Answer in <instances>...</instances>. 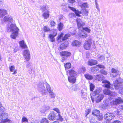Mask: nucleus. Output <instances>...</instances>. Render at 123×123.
<instances>
[{
	"instance_id": "nucleus-43",
	"label": "nucleus",
	"mask_w": 123,
	"mask_h": 123,
	"mask_svg": "<svg viewBox=\"0 0 123 123\" xmlns=\"http://www.w3.org/2000/svg\"><path fill=\"white\" fill-rule=\"evenodd\" d=\"M81 8H87V3H83L80 6Z\"/></svg>"
},
{
	"instance_id": "nucleus-56",
	"label": "nucleus",
	"mask_w": 123,
	"mask_h": 123,
	"mask_svg": "<svg viewBox=\"0 0 123 123\" xmlns=\"http://www.w3.org/2000/svg\"><path fill=\"white\" fill-rule=\"evenodd\" d=\"M51 95H52V96L51 97V98H52L55 97L54 95L53 94H51Z\"/></svg>"
},
{
	"instance_id": "nucleus-18",
	"label": "nucleus",
	"mask_w": 123,
	"mask_h": 123,
	"mask_svg": "<svg viewBox=\"0 0 123 123\" xmlns=\"http://www.w3.org/2000/svg\"><path fill=\"white\" fill-rule=\"evenodd\" d=\"M81 45V43L79 41L76 40H74L71 43V45L72 46L76 47H79Z\"/></svg>"
},
{
	"instance_id": "nucleus-58",
	"label": "nucleus",
	"mask_w": 123,
	"mask_h": 123,
	"mask_svg": "<svg viewBox=\"0 0 123 123\" xmlns=\"http://www.w3.org/2000/svg\"><path fill=\"white\" fill-rule=\"evenodd\" d=\"M74 86H76V87H77V85H73V87Z\"/></svg>"
},
{
	"instance_id": "nucleus-23",
	"label": "nucleus",
	"mask_w": 123,
	"mask_h": 123,
	"mask_svg": "<svg viewBox=\"0 0 123 123\" xmlns=\"http://www.w3.org/2000/svg\"><path fill=\"white\" fill-rule=\"evenodd\" d=\"M84 76L85 78L88 80H91L93 78V76L88 74H85Z\"/></svg>"
},
{
	"instance_id": "nucleus-54",
	"label": "nucleus",
	"mask_w": 123,
	"mask_h": 123,
	"mask_svg": "<svg viewBox=\"0 0 123 123\" xmlns=\"http://www.w3.org/2000/svg\"><path fill=\"white\" fill-rule=\"evenodd\" d=\"M88 13V11H86L85 12L84 14L86 16H87Z\"/></svg>"
},
{
	"instance_id": "nucleus-36",
	"label": "nucleus",
	"mask_w": 123,
	"mask_h": 123,
	"mask_svg": "<svg viewBox=\"0 0 123 123\" xmlns=\"http://www.w3.org/2000/svg\"><path fill=\"white\" fill-rule=\"evenodd\" d=\"M7 11L6 10H4L0 9V13L4 15H5L7 14Z\"/></svg>"
},
{
	"instance_id": "nucleus-34",
	"label": "nucleus",
	"mask_w": 123,
	"mask_h": 123,
	"mask_svg": "<svg viewBox=\"0 0 123 123\" xmlns=\"http://www.w3.org/2000/svg\"><path fill=\"white\" fill-rule=\"evenodd\" d=\"M111 72L113 73H115L116 74L115 76H114L115 77L116 76L118 75V74H117L119 72L116 69L114 68H112L111 69Z\"/></svg>"
},
{
	"instance_id": "nucleus-59",
	"label": "nucleus",
	"mask_w": 123,
	"mask_h": 123,
	"mask_svg": "<svg viewBox=\"0 0 123 123\" xmlns=\"http://www.w3.org/2000/svg\"><path fill=\"white\" fill-rule=\"evenodd\" d=\"M16 1H18V0H15Z\"/></svg>"
},
{
	"instance_id": "nucleus-40",
	"label": "nucleus",
	"mask_w": 123,
	"mask_h": 123,
	"mask_svg": "<svg viewBox=\"0 0 123 123\" xmlns=\"http://www.w3.org/2000/svg\"><path fill=\"white\" fill-rule=\"evenodd\" d=\"M82 29L88 33H89L91 31L90 29L87 27L83 28Z\"/></svg>"
},
{
	"instance_id": "nucleus-52",
	"label": "nucleus",
	"mask_w": 123,
	"mask_h": 123,
	"mask_svg": "<svg viewBox=\"0 0 123 123\" xmlns=\"http://www.w3.org/2000/svg\"><path fill=\"white\" fill-rule=\"evenodd\" d=\"M112 123H121V122L119 121L116 120L113 121Z\"/></svg>"
},
{
	"instance_id": "nucleus-6",
	"label": "nucleus",
	"mask_w": 123,
	"mask_h": 123,
	"mask_svg": "<svg viewBox=\"0 0 123 123\" xmlns=\"http://www.w3.org/2000/svg\"><path fill=\"white\" fill-rule=\"evenodd\" d=\"M48 7L45 6H43L41 8V9L43 12L42 16L44 19L48 18L50 15L49 12L47 10Z\"/></svg>"
},
{
	"instance_id": "nucleus-39",
	"label": "nucleus",
	"mask_w": 123,
	"mask_h": 123,
	"mask_svg": "<svg viewBox=\"0 0 123 123\" xmlns=\"http://www.w3.org/2000/svg\"><path fill=\"white\" fill-rule=\"evenodd\" d=\"M55 23L53 20L51 21L50 22V25L51 27L55 26Z\"/></svg>"
},
{
	"instance_id": "nucleus-38",
	"label": "nucleus",
	"mask_w": 123,
	"mask_h": 123,
	"mask_svg": "<svg viewBox=\"0 0 123 123\" xmlns=\"http://www.w3.org/2000/svg\"><path fill=\"white\" fill-rule=\"evenodd\" d=\"M97 117L98 120L99 121H101L103 119V117L102 115H99Z\"/></svg>"
},
{
	"instance_id": "nucleus-25",
	"label": "nucleus",
	"mask_w": 123,
	"mask_h": 123,
	"mask_svg": "<svg viewBox=\"0 0 123 123\" xmlns=\"http://www.w3.org/2000/svg\"><path fill=\"white\" fill-rule=\"evenodd\" d=\"M55 36V35L54 36H53L52 34H50L49 35L48 37L49 38L51 42H53L55 41V39L54 37Z\"/></svg>"
},
{
	"instance_id": "nucleus-7",
	"label": "nucleus",
	"mask_w": 123,
	"mask_h": 123,
	"mask_svg": "<svg viewBox=\"0 0 123 123\" xmlns=\"http://www.w3.org/2000/svg\"><path fill=\"white\" fill-rule=\"evenodd\" d=\"M92 40L90 38L86 40L83 44V48L86 50H89L91 49Z\"/></svg>"
},
{
	"instance_id": "nucleus-15",
	"label": "nucleus",
	"mask_w": 123,
	"mask_h": 123,
	"mask_svg": "<svg viewBox=\"0 0 123 123\" xmlns=\"http://www.w3.org/2000/svg\"><path fill=\"white\" fill-rule=\"evenodd\" d=\"M67 74H68L70 76H76L77 75V73L74 70L71 69L66 72Z\"/></svg>"
},
{
	"instance_id": "nucleus-1",
	"label": "nucleus",
	"mask_w": 123,
	"mask_h": 123,
	"mask_svg": "<svg viewBox=\"0 0 123 123\" xmlns=\"http://www.w3.org/2000/svg\"><path fill=\"white\" fill-rule=\"evenodd\" d=\"M100 93L99 90L96 89L90 94L92 102L95 100L97 103H98L103 99L104 95L102 94H99Z\"/></svg>"
},
{
	"instance_id": "nucleus-42",
	"label": "nucleus",
	"mask_w": 123,
	"mask_h": 123,
	"mask_svg": "<svg viewBox=\"0 0 123 123\" xmlns=\"http://www.w3.org/2000/svg\"><path fill=\"white\" fill-rule=\"evenodd\" d=\"M28 120L25 117H23L22 118V119L21 120V122L22 123H23L24 122H28Z\"/></svg>"
},
{
	"instance_id": "nucleus-29",
	"label": "nucleus",
	"mask_w": 123,
	"mask_h": 123,
	"mask_svg": "<svg viewBox=\"0 0 123 123\" xmlns=\"http://www.w3.org/2000/svg\"><path fill=\"white\" fill-rule=\"evenodd\" d=\"M63 25L61 22L60 23L58 24V30L60 31H61L63 28Z\"/></svg>"
},
{
	"instance_id": "nucleus-27",
	"label": "nucleus",
	"mask_w": 123,
	"mask_h": 123,
	"mask_svg": "<svg viewBox=\"0 0 123 123\" xmlns=\"http://www.w3.org/2000/svg\"><path fill=\"white\" fill-rule=\"evenodd\" d=\"M83 33H81L80 34V37L83 38H85L88 36L87 34L85 32L83 31L82 32Z\"/></svg>"
},
{
	"instance_id": "nucleus-2",
	"label": "nucleus",
	"mask_w": 123,
	"mask_h": 123,
	"mask_svg": "<svg viewBox=\"0 0 123 123\" xmlns=\"http://www.w3.org/2000/svg\"><path fill=\"white\" fill-rule=\"evenodd\" d=\"M102 83L105 84L103 86V87L107 88L103 90L104 94L105 95H108L110 96H113L114 93L108 89L111 88V84L110 82L108 80H104L102 81Z\"/></svg>"
},
{
	"instance_id": "nucleus-30",
	"label": "nucleus",
	"mask_w": 123,
	"mask_h": 123,
	"mask_svg": "<svg viewBox=\"0 0 123 123\" xmlns=\"http://www.w3.org/2000/svg\"><path fill=\"white\" fill-rule=\"evenodd\" d=\"M43 30L45 32L49 31L50 30L49 27L48 25H46L44 26L43 28Z\"/></svg>"
},
{
	"instance_id": "nucleus-55",
	"label": "nucleus",
	"mask_w": 123,
	"mask_h": 123,
	"mask_svg": "<svg viewBox=\"0 0 123 123\" xmlns=\"http://www.w3.org/2000/svg\"><path fill=\"white\" fill-rule=\"evenodd\" d=\"M120 108L121 109L123 110V105H120Z\"/></svg>"
},
{
	"instance_id": "nucleus-4",
	"label": "nucleus",
	"mask_w": 123,
	"mask_h": 123,
	"mask_svg": "<svg viewBox=\"0 0 123 123\" xmlns=\"http://www.w3.org/2000/svg\"><path fill=\"white\" fill-rule=\"evenodd\" d=\"M71 35L69 33L64 35V33L61 32L57 36L56 39L58 42H61L67 39Z\"/></svg>"
},
{
	"instance_id": "nucleus-24",
	"label": "nucleus",
	"mask_w": 123,
	"mask_h": 123,
	"mask_svg": "<svg viewBox=\"0 0 123 123\" xmlns=\"http://www.w3.org/2000/svg\"><path fill=\"white\" fill-rule=\"evenodd\" d=\"M65 70L70 68L71 67V64L70 62H67L64 65Z\"/></svg>"
},
{
	"instance_id": "nucleus-26",
	"label": "nucleus",
	"mask_w": 123,
	"mask_h": 123,
	"mask_svg": "<svg viewBox=\"0 0 123 123\" xmlns=\"http://www.w3.org/2000/svg\"><path fill=\"white\" fill-rule=\"evenodd\" d=\"M113 84L114 86L116 89H118L120 86L119 83H118L117 80L115 81L113 83Z\"/></svg>"
},
{
	"instance_id": "nucleus-16",
	"label": "nucleus",
	"mask_w": 123,
	"mask_h": 123,
	"mask_svg": "<svg viewBox=\"0 0 123 123\" xmlns=\"http://www.w3.org/2000/svg\"><path fill=\"white\" fill-rule=\"evenodd\" d=\"M97 63L98 62L97 60L93 59L89 60L88 62V64L90 66L96 65Z\"/></svg>"
},
{
	"instance_id": "nucleus-49",
	"label": "nucleus",
	"mask_w": 123,
	"mask_h": 123,
	"mask_svg": "<svg viewBox=\"0 0 123 123\" xmlns=\"http://www.w3.org/2000/svg\"><path fill=\"white\" fill-rule=\"evenodd\" d=\"M114 112L116 115H120V111L118 109L114 111Z\"/></svg>"
},
{
	"instance_id": "nucleus-41",
	"label": "nucleus",
	"mask_w": 123,
	"mask_h": 123,
	"mask_svg": "<svg viewBox=\"0 0 123 123\" xmlns=\"http://www.w3.org/2000/svg\"><path fill=\"white\" fill-rule=\"evenodd\" d=\"M4 108L2 106L1 102L0 101V112H3L4 110Z\"/></svg>"
},
{
	"instance_id": "nucleus-37",
	"label": "nucleus",
	"mask_w": 123,
	"mask_h": 123,
	"mask_svg": "<svg viewBox=\"0 0 123 123\" xmlns=\"http://www.w3.org/2000/svg\"><path fill=\"white\" fill-rule=\"evenodd\" d=\"M91 109H87L85 111V114L86 115V117L90 113L91 111Z\"/></svg>"
},
{
	"instance_id": "nucleus-21",
	"label": "nucleus",
	"mask_w": 123,
	"mask_h": 123,
	"mask_svg": "<svg viewBox=\"0 0 123 123\" xmlns=\"http://www.w3.org/2000/svg\"><path fill=\"white\" fill-rule=\"evenodd\" d=\"M9 68L11 72H13L12 73L13 74H15L17 73V70L15 69V67L14 66L12 65L9 67Z\"/></svg>"
},
{
	"instance_id": "nucleus-47",
	"label": "nucleus",
	"mask_w": 123,
	"mask_h": 123,
	"mask_svg": "<svg viewBox=\"0 0 123 123\" xmlns=\"http://www.w3.org/2000/svg\"><path fill=\"white\" fill-rule=\"evenodd\" d=\"M53 110L55 111H56L57 113H58V114H59L60 113V111L58 108H55L53 109Z\"/></svg>"
},
{
	"instance_id": "nucleus-44",
	"label": "nucleus",
	"mask_w": 123,
	"mask_h": 123,
	"mask_svg": "<svg viewBox=\"0 0 123 123\" xmlns=\"http://www.w3.org/2000/svg\"><path fill=\"white\" fill-rule=\"evenodd\" d=\"M96 67H98L99 68H105L104 65L99 64L96 65Z\"/></svg>"
},
{
	"instance_id": "nucleus-3",
	"label": "nucleus",
	"mask_w": 123,
	"mask_h": 123,
	"mask_svg": "<svg viewBox=\"0 0 123 123\" xmlns=\"http://www.w3.org/2000/svg\"><path fill=\"white\" fill-rule=\"evenodd\" d=\"M11 31L13 32L10 35V37L13 39H15L18 36L19 29L15 24H11L10 25Z\"/></svg>"
},
{
	"instance_id": "nucleus-51",
	"label": "nucleus",
	"mask_w": 123,
	"mask_h": 123,
	"mask_svg": "<svg viewBox=\"0 0 123 123\" xmlns=\"http://www.w3.org/2000/svg\"><path fill=\"white\" fill-rule=\"evenodd\" d=\"M69 3H73L75 2V0H68Z\"/></svg>"
},
{
	"instance_id": "nucleus-17",
	"label": "nucleus",
	"mask_w": 123,
	"mask_h": 123,
	"mask_svg": "<svg viewBox=\"0 0 123 123\" xmlns=\"http://www.w3.org/2000/svg\"><path fill=\"white\" fill-rule=\"evenodd\" d=\"M122 103L123 100L120 97H118L117 98H116L114 101H113L114 104L116 105Z\"/></svg>"
},
{
	"instance_id": "nucleus-22",
	"label": "nucleus",
	"mask_w": 123,
	"mask_h": 123,
	"mask_svg": "<svg viewBox=\"0 0 123 123\" xmlns=\"http://www.w3.org/2000/svg\"><path fill=\"white\" fill-rule=\"evenodd\" d=\"M100 111L94 109L93 110L92 114L94 116H96L99 115Z\"/></svg>"
},
{
	"instance_id": "nucleus-53",
	"label": "nucleus",
	"mask_w": 123,
	"mask_h": 123,
	"mask_svg": "<svg viewBox=\"0 0 123 123\" xmlns=\"http://www.w3.org/2000/svg\"><path fill=\"white\" fill-rule=\"evenodd\" d=\"M66 58L65 57H63L62 58L61 62H64L66 61Z\"/></svg>"
},
{
	"instance_id": "nucleus-48",
	"label": "nucleus",
	"mask_w": 123,
	"mask_h": 123,
	"mask_svg": "<svg viewBox=\"0 0 123 123\" xmlns=\"http://www.w3.org/2000/svg\"><path fill=\"white\" fill-rule=\"evenodd\" d=\"M80 70L81 72H85L86 70L85 68L83 67L81 68H80Z\"/></svg>"
},
{
	"instance_id": "nucleus-46",
	"label": "nucleus",
	"mask_w": 123,
	"mask_h": 123,
	"mask_svg": "<svg viewBox=\"0 0 123 123\" xmlns=\"http://www.w3.org/2000/svg\"><path fill=\"white\" fill-rule=\"evenodd\" d=\"M57 30L56 29H54L53 30V34H52L53 36H54L55 35V36L57 35V32L56 31Z\"/></svg>"
},
{
	"instance_id": "nucleus-9",
	"label": "nucleus",
	"mask_w": 123,
	"mask_h": 123,
	"mask_svg": "<svg viewBox=\"0 0 123 123\" xmlns=\"http://www.w3.org/2000/svg\"><path fill=\"white\" fill-rule=\"evenodd\" d=\"M59 54L62 57L64 56L66 57H70L71 55V52L68 51H63L60 52Z\"/></svg>"
},
{
	"instance_id": "nucleus-20",
	"label": "nucleus",
	"mask_w": 123,
	"mask_h": 123,
	"mask_svg": "<svg viewBox=\"0 0 123 123\" xmlns=\"http://www.w3.org/2000/svg\"><path fill=\"white\" fill-rule=\"evenodd\" d=\"M20 46L24 49H27V47L25 43H24V41L23 40H22L19 42V43Z\"/></svg>"
},
{
	"instance_id": "nucleus-28",
	"label": "nucleus",
	"mask_w": 123,
	"mask_h": 123,
	"mask_svg": "<svg viewBox=\"0 0 123 123\" xmlns=\"http://www.w3.org/2000/svg\"><path fill=\"white\" fill-rule=\"evenodd\" d=\"M76 15L78 17H81L80 14H81L82 12L81 11H80L78 10H76L74 12Z\"/></svg>"
},
{
	"instance_id": "nucleus-35",
	"label": "nucleus",
	"mask_w": 123,
	"mask_h": 123,
	"mask_svg": "<svg viewBox=\"0 0 123 123\" xmlns=\"http://www.w3.org/2000/svg\"><path fill=\"white\" fill-rule=\"evenodd\" d=\"M58 119H57L61 122H62L64 120L63 118L62 117V116L61 115L60 113L58 114Z\"/></svg>"
},
{
	"instance_id": "nucleus-5",
	"label": "nucleus",
	"mask_w": 123,
	"mask_h": 123,
	"mask_svg": "<svg viewBox=\"0 0 123 123\" xmlns=\"http://www.w3.org/2000/svg\"><path fill=\"white\" fill-rule=\"evenodd\" d=\"M23 55L26 61L25 62L26 64V67H28L29 65V60L30 59V55L29 50L28 49L24 50L23 52Z\"/></svg>"
},
{
	"instance_id": "nucleus-19",
	"label": "nucleus",
	"mask_w": 123,
	"mask_h": 123,
	"mask_svg": "<svg viewBox=\"0 0 123 123\" xmlns=\"http://www.w3.org/2000/svg\"><path fill=\"white\" fill-rule=\"evenodd\" d=\"M104 77L102 75L98 74L95 76V79L98 81H101L104 78Z\"/></svg>"
},
{
	"instance_id": "nucleus-32",
	"label": "nucleus",
	"mask_w": 123,
	"mask_h": 123,
	"mask_svg": "<svg viewBox=\"0 0 123 123\" xmlns=\"http://www.w3.org/2000/svg\"><path fill=\"white\" fill-rule=\"evenodd\" d=\"M40 123H49V121L47 118H44L41 120Z\"/></svg>"
},
{
	"instance_id": "nucleus-50",
	"label": "nucleus",
	"mask_w": 123,
	"mask_h": 123,
	"mask_svg": "<svg viewBox=\"0 0 123 123\" xmlns=\"http://www.w3.org/2000/svg\"><path fill=\"white\" fill-rule=\"evenodd\" d=\"M68 7L69 9L74 12L76 10L75 8L74 7H71L70 6H68Z\"/></svg>"
},
{
	"instance_id": "nucleus-8",
	"label": "nucleus",
	"mask_w": 123,
	"mask_h": 123,
	"mask_svg": "<svg viewBox=\"0 0 123 123\" xmlns=\"http://www.w3.org/2000/svg\"><path fill=\"white\" fill-rule=\"evenodd\" d=\"M6 113H2L1 114H0V120L1 121L0 123H11V122H12L11 120L8 118L4 119V118H5V115H8V114L6 115Z\"/></svg>"
},
{
	"instance_id": "nucleus-10",
	"label": "nucleus",
	"mask_w": 123,
	"mask_h": 123,
	"mask_svg": "<svg viewBox=\"0 0 123 123\" xmlns=\"http://www.w3.org/2000/svg\"><path fill=\"white\" fill-rule=\"evenodd\" d=\"M76 21L78 29L83 27L85 25V23L82 22L81 19L80 18H77L76 19Z\"/></svg>"
},
{
	"instance_id": "nucleus-57",
	"label": "nucleus",
	"mask_w": 123,
	"mask_h": 123,
	"mask_svg": "<svg viewBox=\"0 0 123 123\" xmlns=\"http://www.w3.org/2000/svg\"><path fill=\"white\" fill-rule=\"evenodd\" d=\"M52 123H59V122L57 121H54Z\"/></svg>"
},
{
	"instance_id": "nucleus-33",
	"label": "nucleus",
	"mask_w": 123,
	"mask_h": 123,
	"mask_svg": "<svg viewBox=\"0 0 123 123\" xmlns=\"http://www.w3.org/2000/svg\"><path fill=\"white\" fill-rule=\"evenodd\" d=\"M95 88L94 85L93 83H91L90 85V90L91 91H92Z\"/></svg>"
},
{
	"instance_id": "nucleus-45",
	"label": "nucleus",
	"mask_w": 123,
	"mask_h": 123,
	"mask_svg": "<svg viewBox=\"0 0 123 123\" xmlns=\"http://www.w3.org/2000/svg\"><path fill=\"white\" fill-rule=\"evenodd\" d=\"M100 72L102 74L105 75H106L107 74V73L106 71L105 70H102L100 71Z\"/></svg>"
},
{
	"instance_id": "nucleus-13",
	"label": "nucleus",
	"mask_w": 123,
	"mask_h": 123,
	"mask_svg": "<svg viewBox=\"0 0 123 123\" xmlns=\"http://www.w3.org/2000/svg\"><path fill=\"white\" fill-rule=\"evenodd\" d=\"M57 117L56 114L54 112H52L48 116V118L50 120H53L55 119Z\"/></svg>"
},
{
	"instance_id": "nucleus-12",
	"label": "nucleus",
	"mask_w": 123,
	"mask_h": 123,
	"mask_svg": "<svg viewBox=\"0 0 123 123\" xmlns=\"http://www.w3.org/2000/svg\"><path fill=\"white\" fill-rule=\"evenodd\" d=\"M114 117L115 116L113 115L112 114L108 112L104 116L105 120L108 121L112 120Z\"/></svg>"
},
{
	"instance_id": "nucleus-14",
	"label": "nucleus",
	"mask_w": 123,
	"mask_h": 123,
	"mask_svg": "<svg viewBox=\"0 0 123 123\" xmlns=\"http://www.w3.org/2000/svg\"><path fill=\"white\" fill-rule=\"evenodd\" d=\"M75 76H70L68 77V81L72 84L75 83L76 81V78Z\"/></svg>"
},
{
	"instance_id": "nucleus-11",
	"label": "nucleus",
	"mask_w": 123,
	"mask_h": 123,
	"mask_svg": "<svg viewBox=\"0 0 123 123\" xmlns=\"http://www.w3.org/2000/svg\"><path fill=\"white\" fill-rule=\"evenodd\" d=\"M69 43L68 41H66L61 44L59 46L58 49L60 50H62L65 49L68 45Z\"/></svg>"
},
{
	"instance_id": "nucleus-31",
	"label": "nucleus",
	"mask_w": 123,
	"mask_h": 123,
	"mask_svg": "<svg viewBox=\"0 0 123 123\" xmlns=\"http://www.w3.org/2000/svg\"><path fill=\"white\" fill-rule=\"evenodd\" d=\"M4 19L5 21H8L10 22L11 21L13 20L12 18L8 17L7 16H5L4 18Z\"/></svg>"
}]
</instances>
